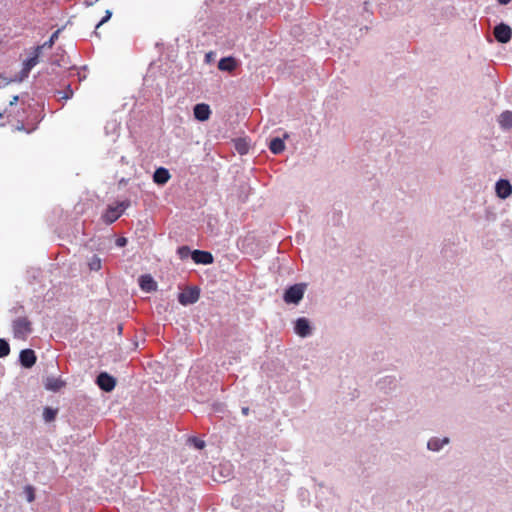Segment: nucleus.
<instances>
[{
  "mask_svg": "<svg viewBox=\"0 0 512 512\" xmlns=\"http://www.w3.org/2000/svg\"><path fill=\"white\" fill-rule=\"evenodd\" d=\"M59 94H63V99H70L73 96V90L71 89L70 85H67V88L65 91H58Z\"/></svg>",
  "mask_w": 512,
  "mask_h": 512,
  "instance_id": "nucleus-33",
  "label": "nucleus"
},
{
  "mask_svg": "<svg viewBox=\"0 0 512 512\" xmlns=\"http://www.w3.org/2000/svg\"><path fill=\"white\" fill-rule=\"evenodd\" d=\"M194 118L200 122L207 121L211 116L210 106L206 103H197L193 107Z\"/></svg>",
  "mask_w": 512,
  "mask_h": 512,
  "instance_id": "nucleus-9",
  "label": "nucleus"
},
{
  "mask_svg": "<svg viewBox=\"0 0 512 512\" xmlns=\"http://www.w3.org/2000/svg\"><path fill=\"white\" fill-rule=\"evenodd\" d=\"M97 386L104 392H111L116 386V379L107 372H100L95 380Z\"/></svg>",
  "mask_w": 512,
  "mask_h": 512,
  "instance_id": "nucleus-5",
  "label": "nucleus"
},
{
  "mask_svg": "<svg viewBox=\"0 0 512 512\" xmlns=\"http://www.w3.org/2000/svg\"><path fill=\"white\" fill-rule=\"evenodd\" d=\"M131 205V201L129 199L120 201L116 203V207L119 211H121V214L125 212V210Z\"/></svg>",
  "mask_w": 512,
  "mask_h": 512,
  "instance_id": "nucleus-29",
  "label": "nucleus"
},
{
  "mask_svg": "<svg viewBox=\"0 0 512 512\" xmlns=\"http://www.w3.org/2000/svg\"><path fill=\"white\" fill-rule=\"evenodd\" d=\"M10 353V345L4 338H0V358L8 356Z\"/></svg>",
  "mask_w": 512,
  "mask_h": 512,
  "instance_id": "nucleus-27",
  "label": "nucleus"
},
{
  "mask_svg": "<svg viewBox=\"0 0 512 512\" xmlns=\"http://www.w3.org/2000/svg\"><path fill=\"white\" fill-rule=\"evenodd\" d=\"M23 493L27 502L31 503L35 500V488L32 485H26L23 488Z\"/></svg>",
  "mask_w": 512,
  "mask_h": 512,
  "instance_id": "nucleus-25",
  "label": "nucleus"
},
{
  "mask_svg": "<svg viewBox=\"0 0 512 512\" xmlns=\"http://www.w3.org/2000/svg\"><path fill=\"white\" fill-rule=\"evenodd\" d=\"M30 70L26 69V67H22L21 71L14 76V78L10 79L9 82H22L29 76Z\"/></svg>",
  "mask_w": 512,
  "mask_h": 512,
  "instance_id": "nucleus-26",
  "label": "nucleus"
},
{
  "mask_svg": "<svg viewBox=\"0 0 512 512\" xmlns=\"http://www.w3.org/2000/svg\"><path fill=\"white\" fill-rule=\"evenodd\" d=\"M294 332L302 338H307L312 334V326L308 318L299 317L294 322Z\"/></svg>",
  "mask_w": 512,
  "mask_h": 512,
  "instance_id": "nucleus-6",
  "label": "nucleus"
},
{
  "mask_svg": "<svg viewBox=\"0 0 512 512\" xmlns=\"http://www.w3.org/2000/svg\"><path fill=\"white\" fill-rule=\"evenodd\" d=\"M498 124L502 130H510L512 128V111H503L498 117Z\"/></svg>",
  "mask_w": 512,
  "mask_h": 512,
  "instance_id": "nucleus-18",
  "label": "nucleus"
},
{
  "mask_svg": "<svg viewBox=\"0 0 512 512\" xmlns=\"http://www.w3.org/2000/svg\"><path fill=\"white\" fill-rule=\"evenodd\" d=\"M237 67V61L232 56L223 57L218 62V69L221 71L231 72Z\"/></svg>",
  "mask_w": 512,
  "mask_h": 512,
  "instance_id": "nucleus-17",
  "label": "nucleus"
},
{
  "mask_svg": "<svg viewBox=\"0 0 512 512\" xmlns=\"http://www.w3.org/2000/svg\"><path fill=\"white\" fill-rule=\"evenodd\" d=\"M200 298V288L197 286H190L178 294V302L183 306H188L196 303Z\"/></svg>",
  "mask_w": 512,
  "mask_h": 512,
  "instance_id": "nucleus-3",
  "label": "nucleus"
},
{
  "mask_svg": "<svg viewBox=\"0 0 512 512\" xmlns=\"http://www.w3.org/2000/svg\"><path fill=\"white\" fill-rule=\"evenodd\" d=\"M121 162L126 163V158L124 156L121 157Z\"/></svg>",
  "mask_w": 512,
  "mask_h": 512,
  "instance_id": "nucleus-44",
  "label": "nucleus"
},
{
  "mask_svg": "<svg viewBox=\"0 0 512 512\" xmlns=\"http://www.w3.org/2000/svg\"><path fill=\"white\" fill-rule=\"evenodd\" d=\"M500 5H507L509 4L512 0H496Z\"/></svg>",
  "mask_w": 512,
  "mask_h": 512,
  "instance_id": "nucleus-41",
  "label": "nucleus"
},
{
  "mask_svg": "<svg viewBox=\"0 0 512 512\" xmlns=\"http://www.w3.org/2000/svg\"><path fill=\"white\" fill-rule=\"evenodd\" d=\"M17 129H18V130H24V129H25V127H24V125H23V124H21L20 126H18V127H17Z\"/></svg>",
  "mask_w": 512,
  "mask_h": 512,
  "instance_id": "nucleus-42",
  "label": "nucleus"
},
{
  "mask_svg": "<svg viewBox=\"0 0 512 512\" xmlns=\"http://www.w3.org/2000/svg\"><path fill=\"white\" fill-rule=\"evenodd\" d=\"M285 138H288L287 133L284 134V138H280V137L272 138L269 143V150L275 155L282 153L285 150V143H284Z\"/></svg>",
  "mask_w": 512,
  "mask_h": 512,
  "instance_id": "nucleus-16",
  "label": "nucleus"
},
{
  "mask_svg": "<svg viewBox=\"0 0 512 512\" xmlns=\"http://www.w3.org/2000/svg\"><path fill=\"white\" fill-rule=\"evenodd\" d=\"M121 211L115 205H109L102 215L106 224H112L121 217Z\"/></svg>",
  "mask_w": 512,
  "mask_h": 512,
  "instance_id": "nucleus-15",
  "label": "nucleus"
},
{
  "mask_svg": "<svg viewBox=\"0 0 512 512\" xmlns=\"http://www.w3.org/2000/svg\"><path fill=\"white\" fill-rule=\"evenodd\" d=\"M493 33L496 41L501 44L508 43L512 38V28L504 22L495 25Z\"/></svg>",
  "mask_w": 512,
  "mask_h": 512,
  "instance_id": "nucleus-4",
  "label": "nucleus"
},
{
  "mask_svg": "<svg viewBox=\"0 0 512 512\" xmlns=\"http://www.w3.org/2000/svg\"><path fill=\"white\" fill-rule=\"evenodd\" d=\"M236 150L238 151L239 154L244 155L248 152V146L245 142L239 140L236 143Z\"/></svg>",
  "mask_w": 512,
  "mask_h": 512,
  "instance_id": "nucleus-31",
  "label": "nucleus"
},
{
  "mask_svg": "<svg viewBox=\"0 0 512 512\" xmlns=\"http://www.w3.org/2000/svg\"><path fill=\"white\" fill-rule=\"evenodd\" d=\"M377 385L380 389H384L385 385H390V386L393 385L395 387L396 379H395V377L387 376V377H384L383 379L379 380L377 382Z\"/></svg>",
  "mask_w": 512,
  "mask_h": 512,
  "instance_id": "nucleus-28",
  "label": "nucleus"
},
{
  "mask_svg": "<svg viewBox=\"0 0 512 512\" xmlns=\"http://www.w3.org/2000/svg\"><path fill=\"white\" fill-rule=\"evenodd\" d=\"M241 412L244 416H248L250 409H249V407L245 406V407H242Z\"/></svg>",
  "mask_w": 512,
  "mask_h": 512,
  "instance_id": "nucleus-39",
  "label": "nucleus"
},
{
  "mask_svg": "<svg viewBox=\"0 0 512 512\" xmlns=\"http://www.w3.org/2000/svg\"><path fill=\"white\" fill-rule=\"evenodd\" d=\"M2 116H3V113H2V112H0V118H1Z\"/></svg>",
  "mask_w": 512,
  "mask_h": 512,
  "instance_id": "nucleus-45",
  "label": "nucleus"
},
{
  "mask_svg": "<svg viewBox=\"0 0 512 512\" xmlns=\"http://www.w3.org/2000/svg\"><path fill=\"white\" fill-rule=\"evenodd\" d=\"M192 260L195 264L209 265L214 262V257L209 251L195 249Z\"/></svg>",
  "mask_w": 512,
  "mask_h": 512,
  "instance_id": "nucleus-10",
  "label": "nucleus"
},
{
  "mask_svg": "<svg viewBox=\"0 0 512 512\" xmlns=\"http://www.w3.org/2000/svg\"><path fill=\"white\" fill-rule=\"evenodd\" d=\"M65 385L66 382L60 377L48 376L44 380L45 389L52 392L60 391Z\"/></svg>",
  "mask_w": 512,
  "mask_h": 512,
  "instance_id": "nucleus-12",
  "label": "nucleus"
},
{
  "mask_svg": "<svg viewBox=\"0 0 512 512\" xmlns=\"http://www.w3.org/2000/svg\"><path fill=\"white\" fill-rule=\"evenodd\" d=\"M112 17V11L106 10L105 15L102 17V19L97 23L96 29H98L100 26H102L104 23L108 22L110 18Z\"/></svg>",
  "mask_w": 512,
  "mask_h": 512,
  "instance_id": "nucleus-32",
  "label": "nucleus"
},
{
  "mask_svg": "<svg viewBox=\"0 0 512 512\" xmlns=\"http://www.w3.org/2000/svg\"><path fill=\"white\" fill-rule=\"evenodd\" d=\"M42 51L37 46L34 48L33 52L30 54V56L24 60L23 66L26 67V69L32 70L33 67H35L39 63V57L41 55Z\"/></svg>",
  "mask_w": 512,
  "mask_h": 512,
  "instance_id": "nucleus-19",
  "label": "nucleus"
},
{
  "mask_svg": "<svg viewBox=\"0 0 512 512\" xmlns=\"http://www.w3.org/2000/svg\"><path fill=\"white\" fill-rule=\"evenodd\" d=\"M12 331L16 339H26L33 331L32 323L25 316L17 317L12 321Z\"/></svg>",
  "mask_w": 512,
  "mask_h": 512,
  "instance_id": "nucleus-2",
  "label": "nucleus"
},
{
  "mask_svg": "<svg viewBox=\"0 0 512 512\" xmlns=\"http://www.w3.org/2000/svg\"><path fill=\"white\" fill-rule=\"evenodd\" d=\"M52 64H55V65H57V66H60V63H59V61H58V60L53 61V62H52Z\"/></svg>",
  "mask_w": 512,
  "mask_h": 512,
  "instance_id": "nucleus-43",
  "label": "nucleus"
},
{
  "mask_svg": "<svg viewBox=\"0 0 512 512\" xmlns=\"http://www.w3.org/2000/svg\"><path fill=\"white\" fill-rule=\"evenodd\" d=\"M58 414V409L52 408L49 406L44 407L43 409V419L46 423H50L56 419Z\"/></svg>",
  "mask_w": 512,
  "mask_h": 512,
  "instance_id": "nucleus-20",
  "label": "nucleus"
},
{
  "mask_svg": "<svg viewBox=\"0 0 512 512\" xmlns=\"http://www.w3.org/2000/svg\"><path fill=\"white\" fill-rule=\"evenodd\" d=\"M128 243V240L126 237H118L116 240H115V245L119 248H122V247H125Z\"/></svg>",
  "mask_w": 512,
  "mask_h": 512,
  "instance_id": "nucleus-34",
  "label": "nucleus"
},
{
  "mask_svg": "<svg viewBox=\"0 0 512 512\" xmlns=\"http://www.w3.org/2000/svg\"><path fill=\"white\" fill-rule=\"evenodd\" d=\"M307 288L306 283H296L288 286L283 293V301L286 304L297 305L304 297Z\"/></svg>",
  "mask_w": 512,
  "mask_h": 512,
  "instance_id": "nucleus-1",
  "label": "nucleus"
},
{
  "mask_svg": "<svg viewBox=\"0 0 512 512\" xmlns=\"http://www.w3.org/2000/svg\"><path fill=\"white\" fill-rule=\"evenodd\" d=\"M98 1L99 0H84V4H85L86 7H90V6L94 5Z\"/></svg>",
  "mask_w": 512,
  "mask_h": 512,
  "instance_id": "nucleus-37",
  "label": "nucleus"
},
{
  "mask_svg": "<svg viewBox=\"0 0 512 512\" xmlns=\"http://www.w3.org/2000/svg\"><path fill=\"white\" fill-rule=\"evenodd\" d=\"M28 273L29 277L32 278L33 280H36L41 275V271L39 269H32Z\"/></svg>",
  "mask_w": 512,
  "mask_h": 512,
  "instance_id": "nucleus-35",
  "label": "nucleus"
},
{
  "mask_svg": "<svg viewBox=\"0 0 512 512\" xmlns=\"http://www.w3.org/2000/svg\"><path fill=\"white\" fill-rule=\"evenodd\" d=\"M214 410L217 412H222L223 411L222 404L221 403L214 404Z\"/></svg>",
  "mask_w": 512,
  "mask_h": 512,
  "instance_id": "nucleus-40",
  "label": "nucleus"
},
{
  "mask_svg": "<svg viewBox=\"0 0 512 512\" xmlns=\"http://www.w3.org/2000/svg\"><path fill=\"white\" fill-rule=\"evenodd\" d=\"M60 32H61V29H57L56 31H54L51 34V36L49 37V39L47 41H45L42 45H38L37 47L40 48L41 51H43L44 49L52 48L55 41L58 39Z\"/></svg>",
  "mask_w": 512,
  "mask_h": 512,
  "instance_id": "nucleus-21",
  "label": "nucleus"
},
{
  "mask_svg": "<svg viewBox=\"0 0 512 512\" xmlns=\"http://www.w3.org/2000/svg\"><path fill=\"white\" fill-rule=\"evenodd\" d=\"M495 193L500 199H507L512 194V185L508 179H499L495 183Z\"/></svg>",
  "mask_w": 512,
  "mask_h": 512,
  "instance_id": "nucleus-8",
  "label": "nucleus"
},
{
  "mask_svg": "<svg viewBox=\"0 0 512 512\" xmlns=\"http://www.w3.org/2000/svg\"><path fill=\"white\" fill-rule=\"evenodd\" d=\"M131 205V201L129 199L120 201L116 203V207L119 211H121V214L125 212V210Z\"/></svg>",
  "mask_w": 512,
  "mask_h": 512,
  "instance_id": "nucleus-30",
  "label": "nucleus"
},
{
  "mask_svg": "<svg viewBox=\"0 0 512 512\" xmlns=\"http://www.w3.org/2000/svg\"><path fill=\"white\" fill-rule=\"evenodd\" d=\"M170 178V172L165 167H158L153 173V181L157 185H165Z\"/></svg>",
  "mask_w": 512,
  "mask_h": 512,
  "instance_id": "nucleus-14",
  "label": "nucleus"
},
{
  "mask_svg": "<svg viewBox=\"0 0 512 512\" xmlns=\"http://www.w3.org/2000/svg\"><path fill=\"white\" fill-rule=\"evenodd\" d=\"M177 255L181 260L188 259L189 257L192 259L193 250L189 246L183 245L177 248Z\"/></svg>",
  "mask_w": 512,
  "mask_h": 512,
  "instance_id": "nucleus-22",
  "label": "nucleus"
},
{
  "mask_svg": "<svg viewBox=\"0 0 512 512\" xmlns=\"http://www.w3.org/2000/svg\"><path fill=\"white\" fill-rule=\"evenodd\" d=\"M188 444L197 450H201L205 447V441L195 436L188 438Z\"/></svg>",
  "mask_w": 512,
  "mask_h": 512,
  "instance_id": "nucleus-24",
  "label": "nucleus"
},
{
  "mask_svg": "<svg viewBox=\"0 0 512 512\" xmlns=\"http://www.w3.org/2000/svg\"><path fill=\"white\" fill-rule=\"evenodd\" d=\"M88 267L91 271H99L102 267V261L97 255H93L88 261Z\"/></svg>",
  "mask_w": 512,
  "mask_h": 512,
  "instance_id": "nucleus-23",
  "label": "nucleus"
},
{
  "mask_svg": "<svg viewBox=\"0 0 512 512\" xmlns=\"http://www.w3.org/2000/svg\"><path fill=\"white\" fill-rule=\"evenodd\" d=\"M18 100H19L18 95L13 96L12 99L10 100V102H9V105L10 106L15 105L18 102Z\"/></svg>",
  "mask_w": 512,
  "mask_h": 512,
  "instance_id": "nucleus-38",
  "label": "nucleus"
},
{
  "mask_svg": "<svg viewBox=\"0 0 512 512\" xmlns=\"http://www.w3.org/2000/svg\"><path fill=\"white\" fill-rule=\"evenodd\" d=\"M215 54L213 52H208L205 55V61L207 63L211 62L214 59Z\"/></svg>",
  "mask_w": 512,
  "mask_h": 512,
  "instance_id": "nucleus-36",
  "label": "nucleus"
},
{
  "mask_svg": "<svg viewBox=\"0 0 512 512\" xmlns=\"http://www.w3.org/2000/svg\"><path fill=\"white\" fill-rule=\"evenodd\" d=\"M449 443L450 439L448 437H431L427 442V449L432 452H439Z\"/></svg>",
  "mask_w": 512,
  "mask_h": 512,
  "instance_id": "nucleus-13",
  "label": "nucleus"
},
{
  "mask_svg": "<svg viewBox=\"0 0 512 512\" xmlns=\"http://www.w3.org/2000/svg\"><path fill=\"white\" fill-rule=\"evenodd\" d=\"M36 361L37 357L34 350L26 348L20 351L19 362L23 368H32L35 365Z\"/></svg>",
  "mask_w": 512,
  "mask_h": 512,
  "instance_id": "nucleus-7",
  "label": "nucleus"
},
{
  "mask_svg": "<svg viewBox=\"0 0 512 512\" xmlns=\"http://www.w3.org/2000/svg\"><path fill=\"white\" fill-rule=\"evenodd\" d=\"M142 291L151 293L157 290V282L150 274L141 275L138 279Z\"/></svg>",
  "mask_w": 512,
  "mask_h": 512,
  "instance_id": "nucleus-11",
  "label": "nucleus"
}]
</instances>
